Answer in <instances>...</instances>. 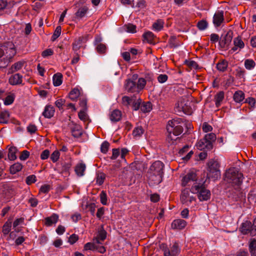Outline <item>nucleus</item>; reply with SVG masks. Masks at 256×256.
<instances>
[{"label":"nucleus","instance_id":"obj_30","mask_svg":"<svg viewBox=\"0 0 256 256\" xmlns=\"http://www.w3.org/2000/svg\"><path fill=\"white\" fill-rule=\"evenodd\" d=\"M3 192L7 198L12 197L15 193L14 188L9 185L4 186Z\"/></svg>","mask_w":256,"mask_h":256},{"label":"nucleus","instance_id":"obj_41","mask_svg":"<svg viewBox=\"0 0 256 256\" xmlns=\"http://www.w3.org/2000/svg\"><path fill=\"white\" fill-rule=\"evenodd\" d=\"M146 82L144 78H138L136 84L138 92L143 90L146 84Z\"/></svg>","mask_w":256,"mask_h":256},{"label":"nucleus","instance_id":"obj_24","mask_svg":"<svg viewBox=\"0 0 256 256\" xmlns=\"http://www.w3.org/2000/svg\"><path fill=\"white\" fill-rule=\"evenodd\" d=\"M86 168V164L83 162H80L76 165L74 170L78 176H82L84 174Z\"/></svg>","mask_w":256,"mask_h":256},{"label":"nucleus","instance_id":"obj_28","mask_svg":"<svg viewBox=\"0 0 256 256\" xmlns=\"http://www.w3.org/2000/svg\"><path fill=\"white\" fill-rule=\"evenodd\" d=\"M8 158L10 160H14L16 158V153L18 152L16 147L13 146H8Z\"/></svg>","mask_w":256,"mask_h":256},{"label":"nucleus","instance_id":"obj_50","mask_svg":"<svg viewBox=\"0 0 256 256\" xmlns=\"http://www.w3.org/2000/svg\"><path fill=\"white\" fill-rule=\"evenodd\" d=\"M100 202L103 205H107L108 204V199H107V196H106V192L104 190L102 191L100 194Z\"/></svg>","mask_w":256,"mask_h":256},{"label":"nucleus","instance_id":"obj_39","mask_svg":"<svg viewBox=\"0 0 256 256\" xmlns=\"http://www.w3.org/2000/svg\"><path fill=\"white\" fill-rule=\"evenodd\" d=\"M164 22L162 20H158L152 24V28L156 31H160L164 26Z\"/></svg>","mask_w":256,"mask_h":256},{"label":"nucleus","instance_id":"obj_61","mask_svg":"<svg viewBox=\"0 0 256 256\" xmlns=\"http://www.w3.org/2000/svg\"><path fill=\"white\" fill-rule=\"evenodd\" d=\"M50 189V186L48 184H44L42 186L40 190V192L44 194H47Z\"/></svg>","mask_w":256,"mask_h":256},{"label":"nucleus","instance_id":"obj_63","mask_svg":"<svg viewBox=\"0 0 256 256\" xmlns=\"http://www.w3.org/2000/svg\"><path fill=\"white\" fill-rule=\"evenodd\" d=\"M53 53L54 52L52 49L48 48L42 52V56L44 58H46L48 56H52L53 54Z\"/></svg>","mask_w":256,"mask_h":256},{"label":"nucleus","instance_id":"obj_29","mask_svg":"<svg viewBox=\"0 0 256 256\" xmlns=\"http://www.w3.org/2000/svg\"><path fill=\"white\" fill-rule=\"evenodd\" d=\"M80 90L78 88H74L69 93V98L72 100H76L80 96Z\"/></svg>","mask_w":256,"mask_h":256},{"label":"nucleus","instance_id":"obj_43","mask_svg":"<svg viewBox=\"0 0 256 256\" xmlns=\"http://www.w3.org/2000/svg\"><path fill=\"white\" fill-rule=\"evenodd\" d=\"M82 41V38L79 37L76 39L72 44V48L74 51H77L80 48Z\"/></svg>","mask_w":256,"mask_h":256},{"label":"nucleus","instance_id":"obj_8","mask_svg":"<svg viewBox=\"0 0 256 256\" xmlns=\"http://www.w3.org/2000/svg\"><path fill=\"white\" fill-rule=\"evenodd\" d=\"M189 102H186L184 99H181L176 104L175 112H184L186 114H190L192 113V108L189 106Z\"/></svg>","mask_w":256,"mask_h":256},{"label":"nucleus","instance_id":"obj_32","mask_svg":"<svg viewBox=\"0 0 256 256\" xmlns=\"http://www.w3.org/2000/svg\"><path fill=\"white\" fill-rule=\"evenodd\" d=\"M224 98V92H220L216 94L214 96V102L216 106L218 108Z\"/></svg>","mask_w":256,"mask_h":256},{"label":"nucleus","instance_id":"obj_7","mask_svg":"<svg viewBox=\"0 0 256 256\" xmlns=\"http://www.w3.org/2000/svg\"><path fill=\"white\" fill-rule=\"evenodd\" d=\"M164 167L163 163L160 160L154 162L150 167V172L155 176L156 180H154L156 184H158L161 181V178L164 174Z\"/></svg>","mask_w":256,"mask_h":256},{"label":"nucleus","instance_id":"obj_53","mask_svg":"<svg viewBox=\"0 0 256 256\" xmlns=\"http://www.w3.org/2000/svg\"><path fill=\"white\" fill-rule=\"evenodd\" d=\"M110 144L104 141L103 142L100 146V152L103 154H106L109 148Z\"/></svg>","mask_w":256,"mask_h":256},{"label":"nucleus","instance_id":"obj_58","mask_svg":"<svg viewBox=\"0 0 256 256\" xmlns=\"http://www.w3.org/2000/svg\"><path fill=\"white\" fill-rule=\"evenodd\" d=\"M36 182V176L34 175H30L26 178V182L30 185Z\"/></svg>","mask_w":256,"mask_h":256},{"label":"nucleus","instance_id":"obj_9","mask_svg":"<svg viewBox=\"0 0 256 256\" xmlns=\"http://www.w3.org/2000/svg\"><path fill=\"white\" fill-rule=\"evenodd\" d=\"M162 248L164 256H176L180 252V248L177 242H174L172 245L170 246L169 248L164 244H162Z\"/></svg>","mask_w":256,"mask_h":256},{"label":"nucleus","instance_id":"obj_27","mask_svg":"<svg viewBox=\"0 0 256 256\" xmlns=\"http://www.w3.org/2000/svg\"><path fill=\"white\" fill-rule=\"evenodd\" d=\"M58 219V214H54L51 216L47 217L45 218V224L47 226H50L52 224H56Z\"/></svg>","mask_w":256,"mask_h":256},{"label":"nucleus","instance_id":"obj_3","mask_svg":"<svg viewBox=\"0 0 256 256\" xmlns=\"http://www.w3.org/2000/svg\"><path fill=\"white\" fill-rule=\"evenodd\" d=\"M204 182H195L190 188V192L193 194H198V198L200 201L208 200L210 197V192L206 188Z\"/></svg>","mask_w":256,"mask_h":256},{"label":"nucleus","instance_id":"obj_54","mask_svg":"<svg viewBox=\"0 0 256 256\" xmlns=\"http://www.w3.org/2000/svg\"><path fill=\"white\" fill-rule=\"evenodd\" d=\"M96 249V245L94 243L88 242L84 246V250H95Z\"/></svg>","mask_w":256,"mask_h":256},{"label":"nucleus","instance_id":"obj_35","mask_svg":"<svg viewBox=\"0 0 256 256\" xmlns=\"http://www.w3.org/2000/svg\"><path fill=\"white\" fill-rule=\"evenodd\" d=\"M10 114L7 110L0 112V124H6L9 119Z\"/></svg>","mask_w":256,"mask_h":256},{"label":"nucleus","instance_id":"obj_49","mask_svg":"<svg viewBox=\"0 0 256 256\" xmlns=\"http://www.w3.org/2000/svg\"><path fill=\"white\" fill-rule=\"evenodd\" d=\"M105 178L106 175L104 174L102 172L98 173L96 178V184L99 186L102 185L104 183Z\"/></svg>","mask_w":256,"mask_h":256},{"label":"nucleus","instance_id":"obj_57","mask_svg":"<svg viewBox=\"0 0 256 256\" xmlns=\"http://www.w3.org/2000/svg\"><path fill=\"white\" fill-rule=\"evenodd\" d=\"M60 154L58 150L54 151L50 156V159L52 160L55 162L58 161L60 158Z\"/></svg>","mask_w":256,"mask_h":256},{"label":"nucleus","instance_id":"obj_34","mask_svg":"<svg viewBox=\"0 0 256 256\" xmlns=\"http://www.w3.org/2000/svg\"><path fill=\"white\" fill-rule=\"evenodd\" d=\"M62 76L60 73H57L53 76V84L56 86H60L62 84Z\"/></svg>","mask_w":256,"mask_h":256},{"label":"nucleus","instance_id":"obj_33","mask_svg":"<svg viewBox=\"0 0 256 256\" xmlns=\"http://www.w3.org/2000/svg\"><path fill=\"white\" fill-rule=\"evenodd\" d=\"M144 41L152 44L154 42V34L150 31L144 32L142 35Z\"/></svg>","mask_w":256,"mask_h":256},{"label":"nucleus","instance_id":"obj_52","mask_svg":"<svg viewBox=\"0 0 256 256\" xmlns=\"http://www.w3.org/2000/svg\"><path fill=\"white\" fill-rule=\"evenodd\" d=\"M61 32H62L61 26H58L56 28L53 35L52 36V41H54L58 37H59V36L60 35Z\"/></svg>","mask_w":256,"mask_h":256},{"label":"nucleus","instance_id":"obj_23","mask_svg":"<svg viewBox=\"0 0 256 256\" xmlns=\"http://www.w3.org/2000/svg\"><path fill=\"white\" fill-rule=\"evenodd\" d=\"M25 62L24 61H19L13 64L8 70V74H12L17 72L24 66Z\"/></svg>","mask_w":256,"mask_h":256},{"label":"nucleus","instance_id":"obj_19","mask_svg":"<svg viewBox=\"0 0 256 256\" xmlns=\"http://www.w3.org/2000/svg\"><path fill=\"white\" fill-rule=\"evenodd\" d=\"M106 232L104 230V226H102L98 230V235L94 240L97 244H101L100 241H104L106 238Z\"/></svg>","mask_w":256,"mask_h":256},{"label":"nucleus","instance_id":"obj_25","mask_svg":"<svg viewBox=\"0 0 256 256\" xmlns=\"http://www.w3.org/2000/svg\"><path fill=\"white\" fill-rule=\"evenodd\" d=\"M234 46L230 50L233 52L237 50L238 48L241 49L243 48L244 46V42L240 37H237L234 39Z\"/></svg>","mask_w":256,"mask_h":256},{"label":"nucleus","instance_id":"obj_21","mask_svg":"<svg viewBox=\"0 0 256 256\" xmlns=\"http://www.w3.org/2000/svg\"><path fill=\"white\" fill-rule=\"evenodd\" d=\"M88 8L84 6L80 7L75 13V18L77 19H81L84 18L88 13Z\"/></svg>","mask_w":256,"mask_h":256},{"label":"nucleus","instance_id":"obj_13","mask_svg":"<svg viewBox=\"0 0 256 256\" xmlns=\"http://www.w3.org/2000/svg\"><path fill=\"white\" fill-rule=\"evenodd\" d=\"M102 38L97 36H96L94 41V44L96 47V51L99 54H105L106 51V46L105 44L102 43Z\"/></svg>","mask_w":256,"mask_h":256},{"label":"nucleus","instance_id":"obj_15","mask_svg":"<svg viewBox=\"0 0 256 256\" xmlns=\"http://www.w3.org/2000/svg\"><path fill=\"white\" fill-rule=\"evenodd\" d=\"M224 20V12L220 10L216 12L213 17V23L214 26L216 27L220 26Z\"/></svg>","mask_w":256,"mask_h":256},{"label":"nucleus","instance_id":"obj_51","mask_svg":"<svg viewBox=\"0 0 256 256\" xmlns=\"http://www.w3.org/2000/svg\"><path fill=\"white\" fill-rule=\"evenodd\" d=\"M140 104L141 100L140 98L136 99L135 96L134 99V102L132 103L133 110H138L140 107Z\"/></svg>","mask_w":256,"mask_h":256},{"label":"nucleus","instance_id":"obj_17","mask_svg":"<svg viewBox=\"0 0 256 256\" xmlns=\"http://www.w3.org/2000/svg\"><path fill=\"white\" fill-rule=\"evenodd\" d=\"M55 112L54 107L51 105H46L42 112V116L47 118L53 117Z\"/></svg>","mask_w":256,"mask_h":256},{"label":"nucleus","instance_id":"obj_38","mask_svg":"<svg viewBox=\"0 0 256 256\" xmlns=\"http://www.w3.org/2000/svg\"><path fill=\"white\" fill-rule=\"evenodd\" d=\"M144 133V130L142 126H137L134 128L132 135L136 138L140 137Z\"/></svg>","mask_w":256,"mask_h":256},{"label":"nucleus","instance_id":"obj_20","mask_svg":"<svg viewBox=\"0 0 256 256\" xmlns=\"http://www.w3.org/2000/svg\"><path fill=\"white\" fill-rule=\"evenodd\" d=\"M186 224V222L182 219H177L174 220L171 225L172 229L182 230L184 228Z\"/></svg>","mask_w":256,"mask_h":256},{"label":"nucleus","instance_id":"obj_37","mask_svg":"<svg viewBox=\"0 0 256 256\" xmlns=\"http://www.w3.org/2000/svg\"><path fill=\"white\" fill-rule=\"evenodd\" d=\"M14 5V2L13 1L8 2L6 0H0V10L12 8Z\"/></svg>","mask_w":256,"mask_h":256},{"label":"nucleus","instance_id":"obj_44","mask_svg":"<svg viewBox=\"0 0 256 256\" xmlns=\"http://www.w3.org/2000/svg\"><path fill=\"white\" fill-rule=\"evenodd\" d=\"M228 66V64L227 62H226L225 60H222V61L218 62L216 64V68L220 71L224 72L226 70Z\"/></svg>","mask_w":256,"mask_h":256},{"label":"nucleus","instance_id":"obj_59","mask_svg":"<svg viewBox=\"0 0 256 256\" xmlns=\"http://www.w3.org/2000/svg\"><path fill=\"white\" fill-rule=\"evenodd\" d=\"M198 27L200 30H204L208 26V23L205 20H201L198 23Z\"/></svg>","mask_w":256,"mask_h":256},{"label":"nucleus","instance_id":"obj_48","mask_svg":"<svg viewBox=\"0 0 256 256\" xmlns=\"http://www.w3.org/2000/svg\"><path fill=\"white\" fill-rule=\"evenodd\" d=\"M14 98H15V95L14 94H8L5 98V100L4 101V104L6 106L11 104H12L13 103V102L14 100Z\"/></svg>","mask_w":256,"mask_h":256},{"label":"nucleus","instance_id":"obj_55","mask_svg":"<svg viewBox=\"0 0 256 256\" xmlns=\"http://www.w3.org/2000/svg\"><path fill=\"white\" fill-rule=\"evenodd\" d=\"M232 38L230 36L228 37L226 35L225 36L224 39L220 40V44L222 47H224L226 44H228L231 41Z\"/></svg>","mask_w":256,"mask_h":256},{"label":"nucleus","instance_id":"obj_14","mask_svg":"<svg viewBox=\"0 0 256 256\" xmlns=\"http://www.w3.org/2000/svg\"><path fill=\"white\" fill-rule=\"evenodd\" d=\"M196 179L197 178L196 173L194 172H190L183 177L182 180V184L184 186L190 185L192 182L196 181Z\"/></svg>","mask_w":256,"mask_h":256},{"label":"nucleus","instance_id":"obj_22","mask_svg":"<svg viewBox=\"0 0 256 256\" xmlns=\"http://www.w3.org/2000/svg\"><path fill=\"white\" fill-rule=\"evenodd\" d=\"M124 88L128 92H134L138 91L136 82L130 80H126L124 84Z\"/></svg>","mask_w":256,"mask_h":256},{"label":"nucleus","instance_id":"obj_26","mask_svg":"<svg viewBox=\"0 0 256 256\" xmlns=\"http://www.w3.org/2000/svg\"><path fill=\"white\" fill-rule=\"evenodd\" d=\"M122 112L118 110H114L110 115V118L112 122H117L120 120Z\"/></svg>","mask_w":256,"mask_h":256},{"label":"nucleus","instance_id":"obj_46","mask_svg":"<svg viewBox=\"0 0 256 256\" xmlns=\"http://www.w3.org/2000/svg\"><path fill=\"white\" fill-rule=\"evenodd\" d=\"M245 102L248 104L252 110H254V109L256 107V100L255 98L252 97H248L246 98Z\"/></svg>","mask_w":256,"mask_h":256},{"label":"nucleus","instance_id":"obj_6","mask_svg":"<svg viewBox=\"0 0 256 256\" xmlns=\"http://www.w3.org/2000/svg\"><path fill=\"white\" fill-rule=\"evenodd\" d=\"M207 176L208 178H212L214 180L220 176V164L216 160H212L208 163Z\"/></svg>","mask_w":256,"mask_h":256},{"label":"nucleus","instance_id":"obj_62","mask_svg":"<svg viewBox=\"0 0 256 256\" xmlns=\"http://www.w3.org/2000/svg\"><path fill=\"white\" fill-rule=\"evenodd\" d=\"M30 156V152L28 150H24L22 152L20 156V159L21 160H26Z\"/></svg>","mask_w":256,"mask_h":256},{"label":"nucleus","instance_id":"obj_11","mask_svg":"<svg viewBox=\"0 0 256 256\" xmlns=\"http://www.w3.org/2000/svg\"><path fill=\"white\" fill-rule=\"evenodd\" d=\"M68 128L70 130L72 135L75 138H78L82 134V126L74 122L68 124Z\"/></svg>","mask_w":256,"mask_h":256},{"label":"nucleus","instance_id":"obj_56","mask_svg":"<svg viewBox=\"0 0 256 256\" xmlns=\"http://www.w3.org/2000/svg\"><path fill=\"white\" fill-rule=\"evenodd\" d=\"M186 63L191 69L194 68L196 70L198 68V64L194 60H188L186 62Z\"/></svg>","mask_w":256,"mask_h":256},{"label":"nucleus","instance_id":"obj_10","mask_svg":"<svg viewBox=\"0 0 256 256\" xmlns=\"http://www.w3.org/2000/svg\"><path fill=\"white\" fill-rule=\"evenodd\" d=\"M194 200L195 198L193 196H190V191L188 189L186 188L182 190L180 200L183 204L188 206Z\"/></svg>","mask_w":256,"mask_h":256},{"label":"nucleus","instance_id":"obj_18","mask_svg":"<svg viewBox=\"0 0 256 256\" xmlns=\"http://www.w3.org/2000/svg\"><path fill=\"white\" fill-rule=\"evenodd\" d=\"M189 150V146L187 145L184 146L182 149H180L179 151V154L180 156L182 157V159L184 160H188L192 157L193 152L192 150L190 151L186 156H184V155Z\"/></svg>","mask_w":256,"mask_h":256},{"label":"nucleus","instance_id":"obj_12","mask_svg":"<svg viewBox=\"0 0 256 256\" xmlns=\"http://www.w3.org/2000/svg\"><path fill=\"white\" fill-rule=\"evenodd\" d=\"M240 230L244 234H246L250 232V234L252 236L256 235L254 231V228L250 221H246L242 223Z\"/></svg>","mask_w":256,"mask_h":256},{"label":"nucleus","instance_id":"obj_40","mask_svg":"<svg viewBox=\"0 0 256 256\" xmlns=\"http://www.w3.org/2000/svg\"><path fill=\"white\" fill-rule=\"evenodd\" d=\"M152 109V106L150 102H144L140 106V110L144 113L150 112Z\"/></svg>","mask_w":256,"mask_h":256},{"label":"nucleus","instance_id":"obj_45","mask_svg":"<svg viewBox=\"0 0 256 256\" xmlns=\"http://www.w3.org/2000/svg\"><path fill=\"white\" fill-rule=\"evenodd\" d=\"M79 118L84 122H88L89 120V118L85 110H81L80 111L78 114Z\"/></svg>","mask_w":256,"mask_h":256},{"label":"nucleus","instance_id":"obj_31","mask_svg":"<svg viewBox=\"0 0 256 256\" xmlns=\"http://www.w3.org/2000/svg\"><path fill=\"white\" fill-rule=\"evenodd\" d=\"M234 100L236 102L240 103L244 99V94L242 90H238L234 94Z\"/></svg>","mask_w":256,"mask_h":256},{"label":"nucleus","instance_id":"obj_60","mask_svg":"<svg viewBox=\"0 0 256 256\" xmlns=\"http://www.w3.org/2000/svg\"><path fill=\"white\" fill-rule=\"evenodd\" d=\"M136 26L132 24H128L126 26V28L127 32L132 33H134L136 32Z\"/></svg>","mask_w":256,"mask_h":256},{"label":"nucleus","instance_id":"obj_4","mask_svg":"<svg viewBox=\"0 0 256 256\" xmlns=\"http://www.w3.org/2000/svg\"><path fill=\"white\" fill-rule=\"evenodd\" d=\"M243 175L234 168L228 170L225 174L224 180L232 185L239 186L242 182Z\"/></svg>","mask_w":256,"mask_h":256},{"label":"nucleus","instance_id":"obj_64","mask_svg":"<svg viewBox=\"0 0 256 256\" xmlns=\"http://www.w3.org/2000/svg\"><path fill=\"white\" fill-rule=\"evenodd\" d=\"M28 132L30 134H34L37 130L36 126L33 124H30L27 127Z\"/></svg>","mask_w":256,"mask_h":256},{"label":"nucleus","instance_id":"obj_2","mask_svg":"<svg viewBox=\"0 0 256 256\" xmlns=\"http://www.w3.org/2000/svg\"><path fill=\"white\" fill-rule=\"evenodd\" d=\"M183 123L182 119L180 118H174L168 122L166 130L168 134L166 140L169 143H173V140L176 139L172 137V134L174 136H178L183 132Z\"/></svg>","mask_w":256,"mask_h":256},{"label":"nucleus","instance_id":"obj_36","mask_svg":"<svg viewBox=\"0 0 256 256\" xmlns=\"http://www.w3.org/2000/svg\"><path fill=\"white\" fill-rule=\"evenodd\" d=\"M22 168V165L20 162H16L10 167V172L12 174H15L20 171Z\"/></svg>","mask_w":256,"mask_h":256},{"label":"nucleus","instance_id":"obj_42","mask_svg":"<svg viewBox=\"0 0 256 256\" xmlns=\"http://www.w3.org/2000/svg\"><path fill=\"white\" fill-rule=\"evenodd\" d=\"M135 96L129 97L128 96H124L122 98V104L125 106H128L132 104V102H134V99Z\"/></svg>","mask_w":256,"mask_h":256},{"label":"nucleus","instance_id":"obj_16","mask_svg":"<svg viewBox=\"0 0 256 256\" xmlns=\"http://www.w3.org/2000/svg\"><path fill=\"white\" fill-rule=\"evenodd\" d=\"M8 82L12 86L20 84L22 82V76L19 74H16L10 76Z\"/></svg>","mask_w":256,"mask_h":256},{"label":"nucleus","instance_id":"obj_5","mask_svg":"<svg viewBox=\"0 0 256 256\" xmlns=\"http://www.w3.org/2000/svg\"><path fill=\"white\" fill-rule=\"evenodd\" d=\"M216 137L215 134L211 132L205 135L204 138L200 140L196 144L198 149L202 150H211L212 148V144L216 140Z\"/></svg>","mask_w":256,"mask_h":256},{"label":"nucleus","instance_id":"obj_47","mask_svg":"<svg viewBox=\"0 0 256 256\" xmlns=\"http://www.w3.org/2000/svg\"><path fill=\"white\" fill-rule=\"evenodd\" d=\"M256 66L255 62L251 59H247L244 61L245 68L248 70L254 68Z\"/></svg>","mask_w":256,"mask_h":256},{"label":"nucleus","instance_id":"obj_1","mask_svg":"<svg viewBox=\"0 0 256 256\" xmlns=\"http://www.w3.org/2000/svg\"><path fill=\"white\" fill-rule=\"evenodd\" d=\"M16 54L14 45L12 42L0 46V68H6Z\"/></svg>","mask_w":256,"mask_h":256}]
</instances>
